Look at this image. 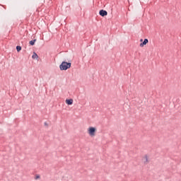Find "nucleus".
<instances>
[{
  "mask_svg": "<svg viewBox=\"0 0 181 181\" xmlns=\"http://www.w3.org/2000/svg\"><path fill=\"white\" fill-rule=\"evenodd\" d=\"M35 42H36V40H31V41H30V45H31V46H33L35 45Z\"/></svg>",
  "mask_w": 181,
  "mask_h": 181,
  "instance_id": "nucleus-8",
  "label": "nucleus"
},
{
  "mask_svg": "<svg viewBox=\"0 0 181 181\" xmlns=\"http://www.w3.org/2000/svg\"><path fill=\"white\" fill-rule=\"evenodd\" d=\"M32 58L37 60V59H39V56L37 55V54H36V52H33Z\"/></svg>",
  "mask_w": 181,
  "mask_h": 181,
  "instance_id": "nucleus-7",
  "label": "nucleus"
},
{
  "mask_svg": "<svg viewBox=\"0 0 181 181\" xmlns=\"http://www.w3.org/2000/svg\"><path fill=\"white\" fill-rule=\"evenodd\" d=\"M16 49H17V52H21V50H22V47H21V46H17V47H16Z\"/></svg>",
  "mask_w": 181,
  "mask_h": 181,
  "instance_id": "nucleus-9",
  "label": "nucleus"
},
{
  "mask_svg": "<svg viewBox=\"0 0 181 181\" xmlns=\"http://www.w3.org/2000/svg\"><path fill=\"white\" fill-rule=\"evenodd\" d=\"M143 40H144L141 39V40H140V42H143Z\"/></svg>",
  "mask_w": 181,
  "mask_h": 181,
  "instance_id": "nucleus-11",
  "label": "nucleus"
},
{
  "mask_svg": "<svg viewBox=\"0 0 181 181\" xmlns=\"http://www.w3.org/2000/svg\"><path fill=\"white\" fill-rule=\"evenodd\" d=\"M99 14L100 15V16H107L108 15V13L107 12V11L100 10Z\"/></svg>",
  "mask_w": 181,
  "mask_h": 181,
  "instance_id": "nucleus-4",
  "label": "nucleus"
},
{
  "mask_svg": "<svg viewBox=\"0 0 181 181\" xmlns=\"http://www.w3.org/2000/svg\"><path fill=\"white\" fill-rule=\"evenodd\" d=\"M35 179H36V180H37V179H40V175H36Z\"/></svg>",
  "mask_w": 181,
  "mask_h": 181,
  "instance_id": "nucleus-10",
  "label": "nucleus"
},
{
  "mask_svg": "<svg viewBox=\"0 0 181 181\" xmlns=\"http://www.w3.org/2000/svg\"><path fill=\"white\" fill-rule=\"evenodd\" d=\"M142 160H143L144 163L147 164L149 162V156L148 155H145L143 157Z\"/></svg>",
  "mask_w": 181,
  "mask_h": 181,
  "instance_id": "nucleus-3",
  "label": "nucleus"
},
{
  "mask_svg": "<svg viewBox=\"0 0 181 181\" xmlns=\"http://www.w3.org/2000/svg\"><path fill=\"white\" fill-rule=\"evenodd\" d=\"M95 132H97V129L93 127H90L88 129V134L90 136H95Z\"/></svg>",
  "mask_w": 181,
  "mask_h": 181,
  "instance_id": "nucleus-2",
  "label": "nucleus"
},
{
  "mask_svg": "<svg viewBox=\"0 0 181 181\" xmlns=\"http://www.w3.org/2000/svg\"><path fill=\"white\" fill-rule=\"evenodd\" d=\"M149 41L148 39H145L142 43L140 44V47H144Z\"/></svg>",
  "mask_w": 181,
  "mask_h": 181,
  "instance_id": "nucleus-6",
  "label": "nucleus"
},
{
  "mask_svg": "<svg viewBox=\"0 0 181 181\" xmlns=\"http://www.w3.org/2000/svg\"><path fill=\"white\" fill-rule=\"evenodd\" d=\"M71 67V63L63 62L62 64L59 66L60 70H67V69H70Z\"/></svg>",
  "mask_w": 181,
  "mask_h": 181,
  "instance_id": "nucleus-1",
  "label": "nucleus"
},
{
  "mask_svg": "<svg viewBox=\"0 0 181 181\" xmlns=\"http://www.w3.org/2000/svg\"><path fill=\"white\" fill-rule=\"evenodd\" d=\"M66 104L68 105H71L73 104V99H66L65 100Z\"/></svg>",
  "mask_w": 181,
  "mask_h": 181,
  "instance_id": "nucleus-5",
  "label": "nucleus"
}]
</instances>
